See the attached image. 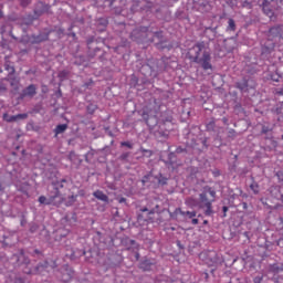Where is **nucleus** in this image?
I'll return each mask as SVG.
<instances>
[{
    "label": "nucleus",
    "mask_w": 283,
    "mask_h": 283,
    "mask_svg": "<svg viewBox=\"0 0 283 283\" xmlns=\"http://www.w3.org/2000/svg\"><path fill=\"white\" fill-rule=\"evenodd\" d=\"M186 56L191 63L200 65L205 72L213 70V64H211V50L205 42H197L192 48L188 49Z\"/></svg>",
    "instance_id": "f257e3e1"
},
{
    "label": "nucleus",
    "mask_w": 283,
    "mask_h": 283,
    "mask_svg": "<svg viewBox=\"0 0 283 283\" xmlns=\"http://www.w3.org/2000/svg\"><path fill=\"white\" fill-rule=\"evenodd\" d=\"M213 202H216V190L206 186L203 191L199 195V209L203 210L205 216L211 217L213 214Z\"/></svg>",
    "instance_id": "f03ea898"
},
{
    "label": "nucleus",
    "mask_w": 283,
    "mask_h": 283,
    "mask_svg": "<svg viewBox=\"0 0 283 283\" xmlns=\"http://www.w3.org/2000/svg\"><path fill=\"white\" fill-rule=\"evenodd\" d=\"M150 28L149 27H139L135 30H133V32H130L129 36L132 39V41H135V43H154V39L151 38V33H150Z\"/></svg>",
    "instance_id": "7ed1b4c3"
},
{
    "label": "nucleus",
    "mask_w": 283,
    "mask_h": 283,
    "mask_svg": "<svg viewBox=\"0 0 283 283\" xmlns=\"http://www.w3.org/2000/svg\"><path fill=\"white\" fill-rule=\"evenodd\" d=\"M139 71L146 77L151 76L153 78H156V76L163 72V66H160L158 60L150 59L147 63L142 65Z\"/></svg>",
    "instance_id": "20e7f679"
},
{
    "label": "nucleus",
    "mask_w": 283,
    "mask_h": 283,
    "mask_svg": "<svg viewBox=\"0 0 283 283\" xmlns=\"http://www.w3.org/2000/svg\"><path fill=\"white\" fill-rule=\"evenodd\" d=\"M53 190H51V193L54 196L55 200H60V205H63V200L65 198L61 193V189H65L67 187V179L63 178L56 181H52Z\"/></svg>",
    "instance_id": "39448f33"
},
{
    "label": "nucleus",
    "mask_w": 283,
    "mask_h": 283,
    "mask_svg": "<svg viewBox=\"0 0 283 283\" xmlns=\"http://www.w3.org/2000/svg\"><path fill=\"white\" fill-rule=\"evenodd\" d=\"M282 6V0H263L262 10L269 19H273L274 12L273 10H277Z\"/></svg>",
    "instance_id": "423d86ee"
},
{
    "label": "nucleus",
    "mask_w": 283,
    "mask_h": 283,
    "mask_svg": "<svg viewBox=\"0 0 283 283\" xmlns=\"http://www.w3.org/2000/svg\"><path fill=\"white\" fill-rule=\"evenodd\" d=\"M99 41H102V43H105V39L103 38H98V40H95L94 36L87 38V56L90 59H94V56H96V52H101V48H98Z\"/></svg>",
    "instance_id": "0eeeda50"
},
{
    "label": "nucleus",
    "mask_w": 283,
    "mask_h": 283,
    "mask_svg": "<svg viewBox=\"0 0 283 283\" xmlns=\"http://www.w3.org/2000/svg\"><path fill=\"white\" fill-rule=\"evenodd\" d=\"M157 264L158 261L155 258L144 256L139 260L138 269H140V271H143L144 273H148L154 271Z\"/></svg>",
    "instance_id": "6e6552de"
},
{
    "label": "nucleus",
    "mask_w": 283,
    "mask_h": 283,
    "mask_svg": "<svg viewBox=\"0 0 283 283\" xmlns=\"http://www.w3.org/2000/svg\"><path fill=\"white\" fill-rule=\"evenodd\" d=\"M50 10V4L43 2V1H38L34 6H33V14L38 18L41 19V17H43V14H45L46 12H49Z\"/></svg>",
    "instance_id": "1a4fd4ad"
},
{
    "label": "nucleus",
    "mask_w": 283,
    "mask_h": 283,
    "mask_svg": "<svg viewBox=\"0 0 283 283\" xmlns=\"http://www.w3.org/2000/svg\"><path fill=\"white\" fill-rule=\"evenodd\" d=\"M38 202H40V205H46V206L53 205V207H61V200H57L55 196L51 192H49L48 197L40 196L38 199Z\"/></svg>",
    "instance_id": "9d476101"
},
{
    "label": "nucleus",
    "mask_w": 283,
    "mask_h": 283,
    "mask_svg": "<svg viewBox=\"0 0 283 283\" xmlns=\"http://www.w3.org/2000/svg\"><path fill=\"white\" fill-rule=\"evenodd\" d=\"M153 178L154 189H159V187H167V185H169V178L165 177L161 172L154 175Z\"/></svg>",
    "instance_id": "9b49d317"
},
{
    "label": "nucleus",
    "mask_w": 283,
    "mask_h": 283,
    "mask_svg": "<svg viewBox=\"0 0 283 283\" xmlns=\"http://www.w3.org/2000/svg\"><path fill=\"white\" fill-rule=\"evenodd\" d=\"M268 36L270 41H273V39H283V24H276L270 28Z\"/></svg>",
    "instance_id": "f8f14e48"
},
{
    "label": "nucleus",
    "mask_w": 283,
    "mask_h": 283,
    "mask_svg": "<svg viewBox=\"0 0 283 283\" xmlns=\"http://www.w3.org/2000/svg\"><path fill=\"white\" fill-rule=\"evenodd\" d=\"M34 96H36V85L34 84H30L20 93L21 101H23V98H34Z\"/></svg>",
    "instance_id": "ddd939ff"
},
{
    "label": "nucleus",
    "mask_w": 283,
    "mask_h": 283,
    "mask_svg": "<svg viewBox=\"0 0 283 283\" xmlns=\"http://www.w3.org/2000/svg\"><path fill=\"white\" fill-rule=\"evenodd\" d=\"M25 119H28V113H22L18 115H9L8 113L3 114V120H6V123H19L20 120Z\"/></svg>",
    "instance_id": "4468645a"
},
{
    "label": "nucleus",
    "mask_w": 283,
    "mask_h": 283,
    "mask_svg": "<svg viewBox=\"0 0 283 283\" xmlns=\"http://www.w3.org/2000/svg\"><path fill=\"white\" fill-rule=\"evenodd\" d=\"M234 87L241 92V94H244L249 92L250 90H253V86L249 85V80L247 77H243L240 81H237L234 83Z\"/></svg>",
    "instance_id": "2eb2a0df"
},
{
    "label": "nucleus",
    "mask_w": 283,
    "mask_h": 283,
    "mask_svg": "<svg viewBox=\"0 0 283 283\" xmlns=\"http://www.w3.org/2000/svg\"><path fill=\"white\" fill-rule=\"evenodd\" d=\"M3 72H7L6 77L17 75L15 70H14V65L12 64V62H10L8 60H6V62L3 64V69H0V73L3 74Z\"/></svg>",
    "instance_id": "dca6fc26"
},
{
    "label": "nucleus",
    "mask_w": 283,
    "mask_h": 283,
    "mask_svg": "<svg viewBox=\"0 0 283 283\" xmlns=\"http://www.w3.org/2000/svg\"><path fill=\"white\" fill-rule=\"evenodd\" d=\"M13 260H15L19 265L24 264L25 266H28V264H30V258L25 255V252L23 250H20L19 253L14 254Z\"/></svg>",
    "instance_id": "f3484780"
},
{
    "label": "nucleus",
    "mask_w": 283,
    "mask_h": 283,
    "mask_svg": "<svg viewBox=\"0 0 283 283\" xmlns=\"http://www.w3.org/2000/svg\"><path fill=\"white\" fill-rule=\"evenodd\" d=\"M203 34L209 41H216L218 36V27H206Z\"/></svg>",
    "instance_id": "a211bd4d"
},
{
    "label": "nucleus",
    "mask_w": 283,
    "mask_h": 283,
    "mask_svg": "<svg viewBox=\"0 0 283 283\" xmlns=\"http://www.w3.org/2000/svg\"><path fill=\"white\" fill-rule=\"evenodd\" d=\"M32 39V45H36L39 43H43L44 41H48V39H50V33H39L36 34H32L31 35Z\"/></svg>",
    "instance_id": "6ab92c4d"
},
{
    "label": "nucleus",
    "mask_w": 283,
    "mask_h": 283,
    "mask_svg": "<svg viewBox=\"0 0 283 283\" xmlns=\"http://www.w3.org/2000/svg\"><path fill=\"white\" fill-rule=\"evenodd\" d=\"M150 36L153 39V42H154V39L158 40V42L167 40V38L165 36V32L163 30H156L151 25H150Z\"/></svg>",
    "instance_id": "aec40b11"
},
{
    "label": "nucleus",
    "mask_w": 283,
    "mask_h": 283,
    "mask_svg": "<svg viewBox=\"0 0 283 283\" xmlns=\"http://www.w3.org/2000/svg\"><path fill=\"white\" fill-rule=\"evenodd\" d=\"M62 222L70 224V227L76 224L77 222L76 212H66V214L62 219Z\"/></svg>",
    "instance_id": "412c9836"
},
{
    "label": "nucleus",
    "mask_w": 283,
    "mask_h": 283,
    "mask_svg": "<svg viewBox=\"0 0 283 283\" xmlns=\"http://www.w3.org/2000/svg\"><path fill=\"white\" fill-rule=\"evenodd\" d=\"M142 118L145 120V123H146V125H148V127H154V125H157V123H158L156 117L149 116V113L145 112V111L142 113Z\"/></svg>",
    "instance_id": "4be33fe9"
},
{
    "label": "nucleus",
    "mask_w": 283,
    "mask_h": 283,
    "mask_svg": "<svg viewBox=\"0 0 283 283\" xmlns=\"http://www.w3.org/2000/svg\"><path fill=\"white\" fill-rule=\"evenodd\" d=\"M175 213H179L180 216H182V218H186L188 220H192V218H196V216H198V212L196 211H185L180 208H177L175 210Z\"/></svg>",
    "instance_id": "5701e85b"
},
{
    "label": "nucleus",
    "mask_w": 283,
    "mask_h": 283,
    "mask_svg": "<svg viewBox=\"0 0 283 283\" xmlns=\"http://www.w3.org/2000/svg\"><path fill=\"white\" fill-rule=\"evenodd\" d=\"M34 21H39V18L34 13H29L22 18V25H32Z\"/></svg>",
    "instance_id": "b1692460"
},
{
    "label": "nucleus",
    "mask_w": 283,
    "mask_h": 283,
    "mask_svg": "<svg viewBox=\"0 0 283 283\" xmlns=\"http://www.w3.org/2000/svg\"><path fill=\"white\" fill-rule=\"evenodd\" d=\"M107 25H109V20H107V18H99L96 20V27L99 32H105Z\"/></svg>",
    "instance_id": "393cba45"
},
{
    "label": "nucleus",
    "mask_w": 283,
    "mask_h": 283,
    "mask_svg": "<svg viewBox=\"0 0 283 283\" xmlns=\"http://www.w3.org/2000/svg\"><path fill=\"white\" fill-rule=\"evenodd\" d=\"M4 81H8L11 87L18 92L19 91V77L17 75H11L9 77H4Z\"/></svg>",
    "instance_id": "a878e982"
},
{
    "label": "nucleus",
    "mask_w": 283,
    "mask_h": 283,
    "mask_svg": "<svg viewBox=\"0 0 283 283\" xmlns=\"http://www.w3.org/2000/svg\"><path fill=\"white\" fill-rule=\"evenodd\" d=\"M231 4L235 8H249L251 9V2L249 0H231Z\"/></svg>",
    "instance_id": "bb28decb"
},
{
    "label": "nucleus",
    "mask_w": 283,
    "mask_h": 283,
    "mask_svg": "<svg viewBox=\"0 0 283 283\" xmlns=\"http://www.w3.org/2000/svg\"><path fill=\"white\" fill-rule=\"evenodd\" d=\"M94 198H96L97 200H101L102 202H109V197H107V195H105V192H103V190H96L93 192Z\"/></svg>",
    "instance_id": "cd10ccee"
},
{
    "label": "nucleus",
    "mask_w": 283,
    "mask_h": 283,
    "mask_svg": "<svg viewBox=\"0 0 283 283\" xmlns=\"http://www.w3.org/2000/svg\"><path fill=\"white\" fill-rule=\"evenodd\" d=\"M283 271V263H273L269 265V272L274 273L276 275L277 273H282Z\"/></svg>",
    "instance_id": "c85d7f7f"
},
{
    "label": "nucleus",
    "mask_w": 283,
    "mask_h": 283,
    "mask_svg": "<svg viewBox=\"0 0 283 283\" xmlns=\"http://www.w3.org/2000/svg\"><path fill=\"white\" fill-rule=\"evenodd\" d=\"M50 268V263L48 261L40 262L35 268H34V273H44V271H48Z\"/></svg>",
    "instance_id": "c756f323"
},
{
    "label": "nucleus",
    "mask_w": 283,
    "mask_h": 283,
    "mask_svg": "<svg viewBox=\"0 0 283 283\" xmlns=\"http://www.w3.org/2000/svg\"><path fill=\"white\" fill-rule=\"evenodd\" d=\"M169 40H161L160 42H157L155 46L157 50H169L171 48V44H168Z\"/></svg>",
    "instance_id": "7c9ffc66"
},
{
    "label": "nucleus",
    "mask_w": 283,
    "mask_h": 283,
    "mask_svg": "<svg viewBox=\"0 0 283 283\" xmlns=\"http://www.w3.org/2000/svg\"><path fill=\"white\" fill-rule=\"evenodd\" d=\"M147 182H154V171L150 170L148 174H146L143 178H142V185H146Z\"/></svg>",
    "instance_id": "2f4dec72"
},
{
    "label": "nucleus",
    "mask_w": 283,
    "mask_h": 283,
    "mask_svg": "<svg viewBox=\"0 0 283 283\" xmlns=\"http://www.w3.org/2000/svg\"><path fill=\"white\" fill-rule=\"evenodd\" d=\"M67 130V124H60L54 128L55 136H59V134H65Z\"/></svg>",
    "instance_id": "473e14b6"
},
{
    "label": "nucleus",
    "mask_w": 283,
    "mask_h": 283,
    "mask_svg": "<svg viewBox=\"0 0 283 283\" xmlns=\"http://www.w3.org/2000/svg\"><path fill=\"white\" fill-rule=\"evenodd\" d=\"M156 138H161V140H167L169 138V132L168 130H157L155 132Z\"/></svg>",
    "instance_id": "72a5a7b5"
},
{
    "label": "nucleus",
    "mask_w": 283,
    "mask_h": 283,
    "mask_svg": "<svg viewBox=\"0 0 283 283\" xmlns=\"http://www.w3.org/2000/svg\"><path fill=\"white\" fill-rule=\"evenodd\" d=\"M235 30H237L235 20H233V18H229L227 31L228 32H235Z\"/></svg>",
    "instance_id": "f704fd0d"
},
{
    "label": "nucleus",
    "mask_w": 283,
    "mask_h": 283,
    "mask_svg": "<svg viewBox=\"0 0 283 283\" xmlns=\"http://www.w3.org/2000/svg\"><path fill=\"white\" fill-rule=\"evenodd\" d=\"M20 43H23V45H28V43H31L32 45V35L24 34L20 39Z\"/></svg>",
    "instance_id": "c9c22d12"
},
{
    "label": "nucleus",
    "mask_w": 283,
    "mask_h": 283,
    "mask_svg": "<svg viewBox=\"0 0 283 283\" xmlns=\"http://www.w3.org/2000/svg\"><path fill=\"white\" fill-rule=\"evenodd\" d=\"M250 189L255 195L260 193V185H258V182H255V180H253L252 184L250 185Z\"/></svg>",
    "instance_id": "e433bc0d"
},
{
    "label": "nucleus",
    "mask_w": 283,
    "mask_h": 283,
    "mask_svg": "<svg viewBox=\"0 0 283 283\" xmlns=\"http://www.w3.org/2000/svg\"><path fill=\"white\" fill-rule=\"evenodd\" d=\"M7 283H25V282L19 276H10Z\"/></svg>",
    "instance_id": "4c0bfd02"
},
{
    "label": "nucleus",
    "mask_w": 283,
    "mask_h": 283,
    "mask_svg": "<svg viewBox=\"0 0 283 283\" xmlns=\"http://www.w3.org/2000/svg\"><path fill=\"white\" fill-rule=\"evenodd\" d=\"M94 149H91L88 153L85 154V161L91 163L92 158H94Z\"/></svg>",
    "instance_id": "58836bf2"
},
{
    "label": "nucleus",
    "mask_w": 283,
    "mask_h": 283,
    "mask_svg": "<svg viewBox=\"0 0 283 283\" xmlns=\"http://www.w3.org/2000/svg\"><path fill=\"white\" fill-rule=\"evenodd\" d=\"M175 154H189V148H182V146H179L176 148Z\"/></svg>",
    "instance_id": "ea45409f"
},
{
    "label": "nucleus",
    "mask_w": 283,
    "mask_h": 283,
    "mask_svg": "<svg viewBox=\"0 0 283 283\" xmlns=\"http://www.w3.org/2000/svg\"><path fill=\"white\" fill-rule=\"evenodd\" d=\"M74 202H76V196H74V195L69 196L67 201H66V207H72V205H74Z\"/></svg>",
    "instance_id": "a19ab883"
},
{
    "label": "nucleus",
    "mask_w": 283,
    "mask_h": 283,
    "mask_svg": "<svg viewBox=\"0 0 283 283\" xmlns=\"http://www.w3.org/2000/svg\"><path fill=\"white\" fill-rule=\"evenodd\" d=\"M207 132H216V122H210L206 126Z\"/></svg>",
    "instance_id": "79ce46f5"
},
{
    "label": "nucleus",
    "mask_w": 283,
    "mask_h": 283,
    "mask_svg": "<svg viewBox=\"0 0 283 283\" xmlns=\"http://www.w3.org/2000/svg\"><path fill=\"white\" fill-rule=\"evenodd\" d=\"M86 109L88 114H94V112L97 109V106L95 104H88Z\"/></svg>",
    "instance_id": "37998d69"
},
{
    "label": "nucleus",
    "mask_w": 283,
    "mask_h": 283,
    "mask_svg": "<svg viewBox=\"0 0 283 283\" xmlns=\"http://www.w3.org/2000/svg\"><path fill=\"white\" fill-rule=\"evenodd\" d=\"M168 160H169V165H174V163H176V151L168 154Z\"/></svg>",
    "instance_id": "c03bdc74"
},
{
    "label": "nucleus",
    "mask_w": 283,
    "mask_h": 283,
    "mask_svg": "<svg viewBox=\"0 0 283 283\" xmlns=\"http://www.w3.org/2000/svg\"><path fill=\"white\" fill-rule=\"evenodd\" d=\"M202 149H209V138L203 137L201 138Z\"/></svg>",
    "instance_id": "a18cd8bd"
},
{
    "label": "nucleus",
    "mask_w": 283,
    "mask_h": 283,
    "mask_svg": "<svg viewBox=\"0 0 283 283\" xmlns=\"http://www.w3.org/2000/svg\"><path fill=\"white\" fill-rule=\"evenodd\" d=\"M66 258H70V260H76L78 258V254H76V251L71 250L70 253H66Z\"/></svg>",
    "instance_id": "49530a36"
},
{
    "label": "nucleus",
    "mask_w": 283,
    "mask_h": 283,
    "mask_svg": "<svg viewBox=\"0 0 283 283\" xmlns=\"http://www.w3.org/2000/svg\"><path fill=\"white\" fill-rule=\"evenodd\" d=\"M129 154L130 153H123L119 157L118 160H122L123 163H127L128 158H129Z\"/></svg>",
    "instance_id": "de8ad7c7"
},
{
    "label": "nucleus",
    "mask_w": 283,
    "mask_h": 283,
    "mask_svg": "<svg viewBox=\"0 0 283 283\" xmlns=\"http://www.w3.org/2000/svg\"><path fill=\"white\" fill-rule=\"evenodd\" d=\"M29 231L30 233H36L39 231V224L31 223Z\"/></svg>",
    "instance_id": "09e8293b"
},
{
    "label": "nucleus",
    "mask_w": 283,
    "mask_h": 283,
    "mask_svg": "<svg viewBox=\"0 0 283 283\" xmlns=\"http://www.w3.org/2000/svg\"><path fill=\"white\" fill-rule=\"evenodd\" d=\"M140 151H142V154H145L146 158H151V156H154V153L151 150L142 148Z\"/></svg>",
    "instance_id": "8fccbe9b"
},
{
    "label": "nucleus",
    "mask_w": 283,
    "mask_h": 283,
    "mask_svg": "<svg viewBox=\"0 0 283 283\" xmlns=\"http://www.w3.org/2000/svg\"><path fill=\"white\" fill-rule=\"evenodd\" d=\"M273 52V45L272 46H263L262 48V53L263 54H271Z\"/></svg>",
    "instance_id": "3c124183"
},
{
    "label": "nucleus",
    "mask_w": 283,
    "mask_h": 283,
    "mask_svg": "<svg viewBox=\"0 0 283 283\" xmlns=\"http://www.w3.org/2000/svg\"><path fill=\"white\" fill-rule=\"evenodd\" d=\"M32 3V0H20L21 8H28Z\"/></svg>",
    "instance_id": "603ef678"
},
{
    "label": "nucleus",
    "mask_w": 283,
    "mask_h": 283,
    "mask_svg": "<svg viewBox=\"0 0 283 283\" xmlns=\"http://www.w3.org/2000/svg\"><path fill=\"white\" fill-rule=\"evenodd\" d=\"M120 146L122 147H127L128 149H134V144H132L129 142H122Z\"/></svg>",
    "instance_id": "864d4df0"
},
{
    "label": "nucleus",
    "mask_w": 283,
    "mask_h": 283,
    "mask_svg": "<svg viewBox=\"0 0 283 283\" xmlns=\"http://www.w3.org/2000/svg\"><path fill=\"white\" fill-rule=\"evenodd\" d=\"M271 132V127L263 125L261 128V134H269Z\"/></svg>",
    "instance_id": "5fc2aeb1"
},
{
    "label": "nucleus",
    "mask_w": 283,
    "mask_h": 283,
    "mask_svg": "<svg viewBox=\"0 0 283 283\" xmlns=\"http://www.w3.org/2000/svg\"><path fill=\"white\" fill-rule=\"evenodd\" d=\"M146 211H148V216H154V213H156V210L155 209H147V208H143L142 209V212L145 213Z\"/></svg>",
    "instance_id": "6e6d98bb"
},
{
    "label": "nucleus",
    "mask_w": 283,
    "mask_h": 283,
    "mask_svg": "<svg viewBox=\"0 0 283 283\" xmlns=\"http://www.w3.org/2000/svg\"><path fill=\"white\" fill-rule=\"evenodd\" d=\"M228 138H235V129L231 128V129L228 132Z\"/></svg>",
    "instance_id": "4d7b16f0"
},
{
    "label": "nucleus",
    "mask_w": 283,
    "mask_h": 283,
    "mask_svg": "<svg viewBox=\"0 0 283 283\" xmlns=\"http://www.w3.org/2000/svg\"><path fill=\"white\" fill-rule=\"evenodd\" d=\"M271 80L274 81L275 83L280 82V75L279 74H273L271 75Z\"/></svg>",
    "instance_id": "13d9d810"
},
{
    "label": "nucleus",
    "mask_w": 283,
    "mask_h": 283,
    "mask_svg": "<svg viewBox=\"0 0 283 283\" xmlns=\"http://www.w3.org/2000/svg\"><path fill=\"white\" fill-rule=\"evenodd\" d=\"M212 176H213L214 178L220 177V176H221L220 170H218V169L212 170Z\"/></svg>",
    "instance_id": "bf43d9fd"
},
{
    "label": "nucleus",
    "mask_w": 283,
    "mask_h": 283,
    "mask_svg": "<svg viewBox=\"0 0 283 283\" xmlns=\"http://www.w3.org/2000/svg\"><path fill=\"white\" fill-rule=\"evenodd\" d=\"M129 244H130L134 249H138V243L136 242V240H129Z\"/></svg>",
    "instance_id": "052dcab7"
},
{
    "label": "nucleus",
    "mask_w": 283,
    "mask_h": 283,
    "mask_svg": "<svg viewBox=\"0 0 283 283\" xmlns=\"http://www.w3.org/2000/svg\"><path fill=\"white\" fill-rule=\"evenodd\" d=\"M0 92H8V87L6 86V84L0 83Z\"/></svg>",
    "instance_id": "680f3d73"
},
{
    "label": "nucleus",
    "mask_w": 283,
    "mask_h": 283,
    "mask_svg": "<svg viewBox=\"0 0 283 283\" xmlns=\"http://www.w3.org/2000/svg\"><path fill=\"white\" fill-rule=\"evenodd\" d=\"M263 276H255L253 282L254 283H262Z\"/></svg>",
    "instance_id": "e2e57ef3"
},
{
    "label": "nucleus",
    "mask_w": 283,
    "mask_h": 283,
    "mask_svg": "<svg viewBox=\"0 0 283 283\" xmlns=\"http://www.w3.org/2000/svg\"><path fill=\"white\" fill-rule=\"evenodd\" d=\"M222 211H223V218H227V211H229V207L223 206Z\"/></svg>",
    "instance_id": "0e129e2a"
},
{
    "label": "nucleus",
    "mask_w": 283,
    "mask_h": 283,
    "mask_svg": "<svg viewBox=\"0 0 283 283\" xmlns=\"http://www.w3.org/2000/svg\"><path fill=\"white\" fill-rule=\"evenodd\" d=\"M60 78H65V76H67V72L66 71H62L59 74Z\"/></svg>",
    "instance_id": "69168bd1"
},
{
    "label": "nucleus",
    "mask_w": 283,
    "mask_h": 283,
    "mask_svg": "<svg viewBox=\"0 0 283 283\" xmlns=\"http://www.w3.org/2000/svg\"><path fill=\"white\" fill-rule=\"evenodd\" d=\"M118 202L120 205H123V202H127V199L125 197H122V198L118 199Z\"/></svg>",
    "instance_id": "338daca9"
},
{
    "label": "nucleus",
    "mask_w": 283,
    "mask_h": 283,
    "mask_svg": "<svg viewBox=\"0 0 283 283\" xmlns=\"http://www.w3.org/2000/svg\"><path fill=\"white\" fill-rule=\"evenodd\" d=\"M199 220L198 219H195V217L192 218L191 220V224H198Z\"/></svg>",
    "instance_id": "774afa93"
}]
</instances>
